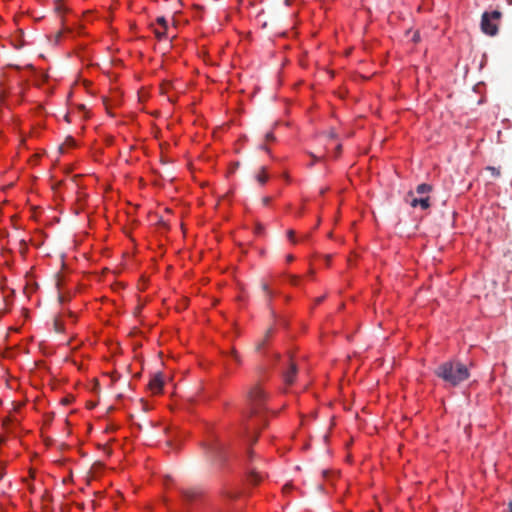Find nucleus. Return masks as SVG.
Here are the masks:
<instances>
[{"label": "nucleus", "mask_w": 512, "mask_h": 512, "mask_svg": "<svg viewBox=\"0 0 512 512\" xmlns=\"http://www.w3.org/2000/svg\"><path fill=\"white\" fill-rule=\"evenodd\" d=\"M434 373L452 387L460 385L470 376L467 366L459 361H446L440 364Z\"/></svg>", "instance_id": "nucleus-1"}, {"label": "nucleus", "mask_w": 512, "mask_h": 512, "mask_svg": "<svg viewBox=\"0 0 512 512\" xmlns=\"http://www.w3.org/2000/svg\"><path fill=\"white\" fill-rule=\"evenodd\" d=\"M266 393L256 385L248 393L250 416H261L265 410Z\"/></svg>", "instance_id": "nucleus-2"}, {"label": "nucleus", "mask_w": 512, "mask_h": 512, "mask_svg": "<svg viewBox=\"0 0 512 512\" xmlns=\"http://www.w3.org/2000/svg\"><path fill=\"white\" fill-rule=\"evenodd\" d=\"M501 18V12L494 10L492 12H484L481 19V30L489 36H495L498 32V23Z\"/></svg>", "instance_id": "nucleus-3"}, {"label": "nucleus", "mask_w": 512, "mask_h": 512, "mask_svg": "<svg viewBox=\"0 0 512 512\" xmlns=\"http://www.w3.org/2000/svg\"><path fill=\"white\" fill-rule=\"evenodd\" d=\"M224 450L225 445L218 441H213L207 446V453L209 457L215 462H222L224 460Z\"/></svg>", "instance_id": "nucleus-4"}, {"label": "nucleus", "mask_w": 512, "mask_h": 512, "mask_svg": "<svg viewBox=\"0 0 512 512\" xmlns=\"http://www.w3.org/2000/svg\"><path fill=\"white\" fill-rule=\"evenodd\" d=\"M297 371V365L293 361H287L286 367L282 372L286 384L291 385L294 383Z\"/></svg>", "instance_id": "nucleus-5"}, {"label": "nucleus", "mask_w": 512, "mask_h": 512, "mask_svg": "<svg viewBox=\"0 0 512 512\" xmlns=\"http://www.w3.org/2000/svg\"><path fill=\"white\" fill-rule=\"evenodd\" d=\"M164 385L163 376L161 373L155 374L149 381L148 387L153 394H158L162 391Z\"/></svg>", "instance_id": "nucleus-6"}, {"label": "nucleus", "mask_w": 512, "mask_h": 512, "mask_svg": "<svg viewBox=\"0 0 512 512\" xmlns=\"http://www.w3.org/2000/svg\"><path fill=\"white\" fill-rule=\"evenodd\" d=\"M411 197V201L409 202L412 207L420 206L423 210H426L430 207V198L428 196L415 198L413 197V193L409 192L407 198Z\"/></svg>", "instance_id": "nucleus-7"}, {"label": "nucleus", "mask_w": 512, "mask_h": 512, "mask_svg": "<svg viewBox=\"0 0 512 512\" xmlns=\"http://www.w3.org/2000/svg\"><path fill=\"white\" fill-rule=\"evenodd\" d=\"M263 479V475L261 473H259L258 471H256V469L252 468L249 473H248V481L253 484V485H256L258 484L261 480Z\"/></svg>", "instance_id": "nucleus-8"}, {"label": "nucleus", "mask_w": 512, "mask_h": 512, "mask_svg": "<svg viewBox=\"0 0 512 512\" xmlns=\"http://www.w3.org/2000/svg\"><path fill=\"white\" fill-rule=\"evenodd\" d=\"M182 495L185 500L192 501L193 499H195L198 496V491H196L194 489H185L182 491Z\"/></svg>", "instance_id": "nucleus-9"}, {"label": "nucleus", "mask_w": 512, "mask_h": 512, "mask_svg": "<svg viewBox=\"0 0 512 512\" xmlns=\"http://www.w3.org/2000/svg\"><path fill=\"white\" fill-rule=\"evenodd\" d=\"M432 190V186L426 183H422L417 186L416 192L420 195L427 194Z\"/></svg>", "instance_id": "nucleus-10"}, {"label": "nucleus", "mask_w": 512, "mask_h": 512, "mask_svg": "<svg viewBox=\"0 0 512 512\" xmlns=\"http://www.w3.org/2000/svg\"><path fill=\"white\" fill-rule=\"evenodd\" d=\"M257 181L264 185L268 180V175L266 174L265 168L262 167L260 173L256 176Z\"/></svg>", "instance_id": "nucleus-11"}, {"label": "nucleus", "mask_w": 512, "mask_h": 512, "mask_svg": "<svg viewBox=\"0 0 512 512\" xmlns=\"http://www.w3.org/2000/svg\"><path fill=\"white\" fill-rule=\"evenodd\" d=\"M154 34L159 39L162 40L167 36L168 30H164L161 27L160 28H154Z\"/></svg>", "instance_id": "nucleus-12"}, {"label": "nucleus", "mask_w": 512, "mask_h": 512, "mask_svg": "<svg viewBox=\"0 0 512 512\" xmlns=\"http://www.w3.org/2000/svg\"><path fill=\"white\" fill-rule=\"evenodd\" d=\"M157 24L164 30H168V23H167V20L165 19V17L161 16V17H158L157 20H156Z\"/></svg>", "instance_id": "nucleus-13"}, {"label": "nucleus", "mask_w": 512, "mask_h": 512, "mask_svg": "<svg viewBox=\"0 0 512 512\" xmlns=\"http://www.w3.org/2000/svg\"><path fill=\"white\" fill-rule=\"evenodd\" d=\"M230 355H231V357L234 359V361L237 364H241L240 355L238 354V352L234 348L230 351Z\"/></svg>", "instance_id": "nucleus-14"}, {"label": "nucleus", "mask_w": 512, "mask_h": 512, "mask_svg": "<svg viewBox=\"0 0 512 512\" xmlns=\"http://www.w3.org/2000/svg\"><path fill=\"white\" fill-rule=\"evenodd\" d=\"M487 170H489L491 172L492 176H494V177L500 176V170L496 167L489 166V167H487Z\"/></svg>", "instance_id": "nucleus-15"}, {"label": "nucleus", "mask_w": 512, "mask_h": 512, "mask_svg": "<svg viewBox=\"0 0 512 512\" xmlns=\"http://www.w3.org/2000/svg\"><path fill=\"white\" fill-rule=\"evenodd\" d=\"M288 281H289V283H290V284H292V285H298V283H299V277H298V276H296V275H289V276H288Z\"/></svg>", "instance_id": "nucleus-16"}, {"label": "nucleus", "mask_w": 512, "mask_h": 512, "mask_svg": "<svg viewBox=\"0 0 512 512\" xmlns=\"http://www.w3.org/2000/svg\"><path fill=\"white\" fill-rule=\"evenodd\" d=\"M54 328L57 332H62L63 331V324L58 320V319H55L54 321Z\"/></svg>", "instance_id": "nucleus-17"}, {"label": "nucleus", "mask_w": 512, "mask_h": 512, "mask_svg": "<svg viewBox=\"0 0 512 512\" xmlns=\"http://www.w3.org/2000/svg\"><path fill=\"white\" fill-rule=\"evenodd\" d=\"M274 333V328L273 327H269L266 332H265V340H268Z\"/></svg>", "instance_id": "nucleus-18"}, {"label": "nucleus", "mask_w": 512, "mask_h": 512, "mask_svg": "<svg viewBox=\"0 0 512 512\" xmlns=\"http://www.w3.org/2000/svg\"><path fill=\"white\" fill-rule=\"evenodd\" d=\"M266 341L267 340H265V338H264L262 341L258 342L256 345V350L260 351L265 346Z\"/></svg>", "instance_id": "nucleus-19"}, {"label": "nucleus", "mask_w": 512, "mask_h": 512, "mask_svg": "<svg viewBox=\"0 0 512 512\" xmlns=\"http://www.w3.org/2000/svg\"><path fill=\"white\" fill-rule=\"evenodd\" d=\"M265 139H266V141H274L275 140V136H274V134L272 132H268L265 135Z\"/></svg>", "instance_id": "nucleus-20"}, {"label": "nucleus", "mask_w": 512, "mask_h": 512, "mask_svg": "<svg viewBox=\"0 0 512 512\" xmlns=\"http://www.w3.org/2000/svg\"><path fill=\"white\" fill-rule=\"evenodd\" d=\"M294 235H295V232L293 230H288L287 231L288 238L295 243Z\"/></svg>", "instance_id": "nucleus-21"}, {"label": "nucleus", "mask_w": 512, "mask_h": 512, "mask_svg": "<svg viewBox=\"0 0 512 512\" xmlns=\"http://www.w3.org/2000/svg\"><path fill=\"white\" fill-rule=\"evenodd\" d=\"M262 289L267 293V295L269 296V298H271V292L268 288V285L266 283H263L262 284Z\"/></svg>", "instance_id": "nucleus-22"}, {"label": "nucleus", "mask_w": 512, "mask_h": 512, "mask_svg": "<svg viewBox=\"0 0 512 512\" xmlns=\"http://www.w3.org/2000/svg\"><path fill=\"white\" fill-rule=\"evenodd\" d=\"M270 202H271V198L270 197L266 196V197L262 198L263 205L267 206V205L270 204Z\"/></svg>", "instance_id": "nucleus-23"}, {"label": "nucleus", "mask_w": 512, "mask_h": 512, "mask_svg": "<svg viewBox=\"0 0 512 512\" xmlns=\"http://www.w3.org/2000/svg\"><path fill=\"white\" fill-rule=\"evenodd\" d=\"M55 10L58 13H62L63 12V7H62V5L59 2L56 3Z\"/></svg>", "instance_id": "nucleus-24"}, {"label": "nucleus", "mask_w": 512, "mask_h": 512, "mask_svg": "<svg viewBox=\"0 0 512 512\" xmlns=\"http://www.w3.org/2000/svg\"><path fill=\"white\" fill-rule=\"evenodd\" d=\"M167 88H168V84H166V85H162V86H161V92H162V93H166V92H167Z\"/></svg>", "instance_id": "nucleus-25"}, {"label": "nucleus", "mask_w": 512, "mask_h": 512, "mask_svg": "<svg viewBox=\"0 0 512 512\" xmlns=\"http://www.w3.org/2000/svg\"><path fill=\"white\" fill-rule=\"evenodd\" d=\"M341 149H342L341 144L337 145V147H336V153H337V155H338V154H340Z\"/></svg>", "instance_id": "nucleus-26"}, {"label": "nucleus", "mask_w": 512, "mask_h": 512, "mask_svg": "<svg viewBox=\"0 0 512 512\" xmlns=\"http://www.w3.org/2000/svg\"><path fill=\"white\" fill-rule=\"evenodd\" d=\"M418 40H419V35H418V33H415L413 36V41L417 42Z\"/></svg>", "instance_id": "nucleus-27"}, {"label": "nucleus", "mask_w": 512, "mask_h": 512, "mask_svg": "<svg viewBox=\"0 0 512 512\" xmlns=\"http://www.w3.org/2000/svg\"><path fill=\"white\" fill-rule=\"evenodd\" d=\"M61 35H62V32H61V31H59V32L56 34V41H57V42L59 41V39H60Z\"/></svg>", "instance_id": "nucleus-28"}, {"label": "nucleus", "mask_w": 512, "mask_h": 512, "mask_svg": "<svg viewBox=\"0 0 512 512\" xmlns=\"http://www.w3.org/2000/svg\"><path fill=\"white\" fill-rule=\"evenodd\" d=\"M293 260H294L293 255H288V256H287V261H288V262H291V261H293Z\"/></svg>", "instance_id": "nucleus-29"}, {"label": "nucleus", "mask_w": 512, "mask_h": 512, "mask_svg": "<svg viewBox=\"0 0 512 512\" xmlns=\"http://www.w3.org/2000/svg\"><path fill=\"white\" fill-rule=\"evenodd\" d=\"M323 300H324V296H323V297H319V298L316 300V302H317V303H320V302H322Z\"/></svg>", "instance_id": "nucleus-30"}, {"label": "nucleus", "mask_w": 512, "mask_h": 512, "mask_svg": "<svg viewBox=\"0 0 512 512\" xmlns=\"http://www.w3.org/2000/svg\"><path fill=\"white\" fill-rule=\"evenodd\" d=\"M509 512H512V501L508 504Z\"/></svg>", "instance_id": "nucleus-31"}, {"label": "nucleus", "mask_w": 512, "mask_h": 512, "mask_svg": "<svg viewBox=\"0 0 512 512\" xmlns=\"http://www.w3.org/2000/svg\"><path fill=\"white\" fill-rule=\"evenodd\" d=\"M329 137H330L331 139H333V138L335 137V133H334V132H331V133L329 134Z\"/></svg>", "instance_id": "nucleus-32"}, {"label": "nucleus", "mask_w": 512, "mask_h": 512, "mask_svg": "<svg viewBox=\"0 0 512 512\" xmlns=\"http://www.w3.org/2000/svg\"><path fill=\"white\" fill-rule=\"evenodd\" d=\"M261 148L266 150V151H268V149H267V147L265 145H262Z\"/></svg>", "instance_id": "nucleus-33"}, {"label": "nucleus", "mask_w": 512, "mask_h": 512, "mask_svg": "<svg viewBox=\"0 0 512 512\" xmlns=\"http://www.w3.org/2000/svg\"><path fill=\"white\" fill-rule=\"evenodd\" d=\"M239 166V163H235L234 168H237Z\"/></svg>", "instance_id": "nucleus-34"}, {"label": "nucleus", "mask_w": 512, "mask_h": 512, "mask_svg": "<svg viewBox=\"0 0 512 512\" xmlns=\"http://www.w3.org/2000/svg\"><path fill=\"white\" fill-rule=\"evenodd\" d=\"M59 300H60V302H62L63 301V297L59 296Z\"/></svg>", "instance_id": "nucleus-35"}, {"label": "nucleus", "mask_w": 512, "mask_h": 512, "mask_svg": "<svg viewBox=\"0 0 512 512\" xmlns=\"http://www.w3.org/2000/svg\"><path fill=\"white\" fill-rule=\"evenodd\" d=\"M167 445L171 446V445H172V442H171V441H168V442H167Z\"/></svg>", "instance_id": "nucleus-36"}, {"label": "nucleus", "mask_w": 512, "mask_h": 512, "mask_svg": "<svg viewBox=\"0 0 512 512\" xmlns=\"http://www.w3.org/2000/svg\"><path fill=\"white\" fill-rule=\"evenodd\" d=\"M3 442V438L0 437V444Z\"/></svg>", "instance_id": "nucleus-37"}]
</instances>
